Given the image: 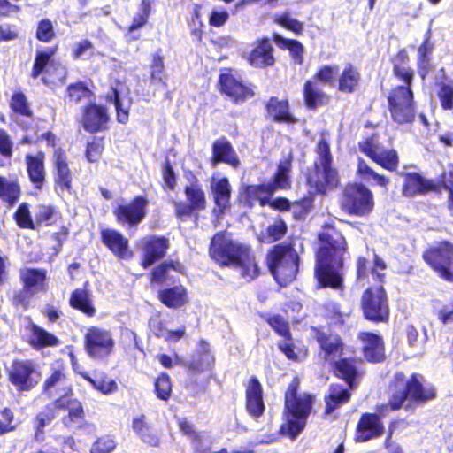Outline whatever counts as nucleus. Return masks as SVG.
Instances as JSON below:
<instances>
[{"instance_id": "obj_1", "label": "nucleus", "mask_w": 453, "mask_h": 453, "mask_svg": "<svg viewBox=\"0 0 453 453\" xmlns=\"http://www.w3.org/2000/svg\"><path fill=\"white\" fill-rule=\"evenodd\" d=\"M345 254L346 242L339 232L329 228L319 234L315 276L321 287L341 288V268Z\"/></svg>"}, {"instance_id": "obj_2", "label": "nucleus", "mask_w": 453, "mask_h": 453, "mask_svg": "<svg viewBox=\"0 0 453 453\" xmlns=\"http://www.w3.org/2000/svg\"><path fill=\"white\" fill-rule=\"evenodd\" d=\"M210 255L219 265L236 269L247 280L258 275L259 270L250 248L232 240L226 234L218 233L213 236Z\"/></svg>"}, {"instance_id": "obj_3", "label": "nucleus", "mask_w": 453, "mask_h": 453, "mask_svg": "<svg viewBox=\"0 0 453 453\" xmlns=\"http://www.w3.org/2000/svg\"><path fill=\"white\" fill-rule=\"evenodd\" d=\"M299 380L295 378L285 395V423L281 433L295 439L304 428L306 418L312 407V396L297 393Z\"/></svg>"}, {"instance_id": "obj_4", "label": "nucleus", "mask_w": 453, "mask_h": 453, "mask_svg": "<svg viewBox=\"0 0 453 453\" xmlns=\"http://www.w3.org/2000/svg\"><path fill=\"white\" fill-rule=\"evenodd\" d=\"M291 161L292 155L289 152L288 158L279 164L278 172L273 182L244 187L240 192L241 202L250 207L254 206L257 203L260 206L268 204L276 189L289 187L288 175L291 170Z\"/></svg>"}, {"instance_id": "obj_5", "label": "nucleus", "mask_w": 453, "mask_h": 453, "mask_svg": "<svg viewBox=\"0 0 453 453\" xmlns=\"http://www.w3.org/2000/svg\"><path fill=\"white\" fill-rule=\"evenodd\" d=\"M319 160L315 164L314 171L309 175L308 182L319 193H326L338 184L337 171L331 165L329 144L326 134L317 145Z\"/></svg>"}, {"instance_id": "obj_6", "label": "nucleus", "mask_w": 453, "mask_h": 453, "mask_svg": "<svg viewBox=\"0 0 453 453\" xmlns=\"http://www.w3.org/2000/svg\"><path fill=\"white\" fill-rule=\"evenodd\" d=\"M267 265L275 280L287 285L296 278L297 256L288 247L277 245L268 253Z\"/></svg>"}, {"instance_id": "obj_7", "label": "nucleus", "mask_w": 453, "mask_h": 453, "mask_svg": "<svg viewBox=\"0 0 453 453\" xmlns=\"http://www.w3.org/2000/svg\"><path fill=\"white\" fill-rule=\"evenodd\" d=\"M7 372L9 381L19 392L30 391L42 377L39 366L31 360H14Z\"/></svg>"}, {"instance_id": "obj_8", "label": "nucleus", "mask_w": 453, "mask_h": 453, "mask_svg": "<svg viewBox=\"0 0 453 453\" xmlns=\"http://www.w3.org/2000/svg\"><path fill=\"white\" fill-rule=\"evenodd\" d=\"M372 193L365 186L352 184L345 188L342 207L349 214L368 215L373 209Z\"/></svg>"}, {"instance_id": "obj_9", "label": "nucleus", "mask_w": 453, "mask_h": 453, "mask_svg": "<svg viewBox=\"0 0 453 453\" xmlns=\"http://www.w3.org/2000/svg\"><path fill=\"white\" fill-rule=\"evenodd\" d=\"M389 111L392 119L400 124L414 119L415 108L411 88L396 87L388 96Z\"/></svg>"}, {"instance_id": "obj_10", "label": "nucleus", "mask_w": 453, "mask_h": 453, "mask_svg": "<svg viewBox=\"0 0 453 453\" xmlns=\"http://www.w3.org/2000/svg\"><path fill=\"white\" fill-rule=\"evenodd\" d=\"M111 333L104 328L91 326L85 334V346L88 355L94 358H104L111 354L114 349Z\"/></svg>"}, {"instance_id": "obj_11", "label": "nucleus", "mask_w": 453, "mask_h": 453, "mask_svg": "<svg viewBox=\"0 0 453 453\" xmlns=\"http://www.w3.org/2000/svg\"><path fill=\"white\" fill-rule=\"evenodd\" d=\"M362 308L366 319L382 321L388 315V305L381 285L369 288L363 295Z\"/></svg>"}, {"instance_id": "obj_12", "label": "nucleus", "mask_w": 453, "mask_h": 453, "mask_svg": "<svg viewBox=\"0 0 453 453\" xmlns=\"http://www.w3.org/2000/svg\"><path fill=\"white\" fill-rule=\"evenodd\" d=\"M425 260L447 280L453 281V246L441 243L424 254Z\"/></svg>"}, {"instance_id": "obj_13", "label": "nucleus", "mask_w": 453, "mask_h": 453, "mask_svg": "<svg viewBox=\"0 0 453 453\" xmlns=\"http://www.w3.org/2000/svg\"><path fill=\"white\" fill-rule=\"evenodd\" d=\"M360 150L388 171H395L398 165V156L395 150H385L374 137L359 142Z\"/></svg>"}, {"instance_id": "obj_14", "label": "nucleus", "mask_w": 453, "mask_h": 453, "mask_svg": "<svg viewBox=\"0 0 453 453\" xmlns=\"http://www.w3.org/2000/svg\"><path fill=\"white\" fill-rule=\"evenodd\" d=\"M148 202L144 197L137 196L130 203L120 204L114 211L119 223H127L129 226L139 224L146 214Z\"/></svg>"}, {"instance_id": "obj_15", "label": "nucleus", "mask_w": 453, "mask_h": 453, "mask_svg": "<svg viewBox=\"0 0 453 453\" xmlns=\"http://www.w3.org/2000/svg\"><path fill=\"white\" fill-rule=\"evenodd\" d=\"M220 91L235 103L243 102L253 96L252 90L238 81L229 70H225L219 76Z\"/></svg>"}, {"instance_id": "obj_16", "label": "nucleus", "mask_w": 453, "mask_h": 453, "mask_svg": "<svg viewBox=\"0 0 453 453\" xmlns=\"http://www.w3.org/2000/svg\"><path fill=\"white\" fill-rule=\"evenodd\" d=\"M109 116L104 107L89 104L82 111L81 123L88 132L96 133L106 128Z\"/></svg>"}, {"instance_id": "obj_17", "label": "nucleus", "mask_w": 453, "mask_h": 453, "mask_svg": "<svg viewBox=\"0 0 453 453\" xmlns=\"http://www.w3.org/2000/svg\"><path fill=\"white\" fill-rule=\"evenodd\" d=\"M143 258L142 265L149 267L156 261L163 258L166 253L169 243L164 237L150 236L142 241Z\"/></svg>"}, {"instance_id": "obj_18", "label": "nucleus", "mask_w": 453, "mask_h": 453, "mask_svg": "<svg viewBox=\"0 0 453 453\" xmlns=\"http://www.w3.org/2000/svg\"><path fill=\"white\" fill-rule=\"evenodd\" d=\"M52 161L57 189L61 192L68 191L71 188L72 174L68 166L67 157L64 150L61 149H56Z\"/></svg>"}, {"instance_id": "obj_19", "label": "nucleus", "mask_w": 453, "mask_h": 453, "mask_svg": "<svg viewBox=\"0 0 453 453\" xmlns=\"http://www.w3.org/2000/svg\"><path fill=\"white\" fill-rule=\"evenodd\" d=\"M103 242L119 258H129L133 253L128 247V240L114 229L102 231Z\"/></svg>"}, {"instance_id": "obj_20", "label": "nucleus", "mask_w": 453, "mask_h": 453, "mask_svg": "<svg viewBox=\"0 0 453 453\" xmlns=\"http://www.w3.org/2000/svg\"><path fill=\"white\" fill-rule=\"evenodd\" d=\"M383 432V425L375 414L365 413L362 415L357 424V441H366L380 436Z\"/></svg>"}, {"instance_id": "obj_21", "label": "nucleus", "mask_w": 453, "mask_h": 453, "mask_svg": "<svg viewBox=\"0 0 453 453\" xmlns=\"http://www.w3.org/2000/svg\"><path fill=\"white\" fill-rule=\"evenodd\" d=\"M360 339L363 342L365 357L371 362H380L384 358V345L382 339L371 333H362Z\"/></svg>"}, {"instance_id": "obj_22", "label": "nucleus", "mask_w": 453, "mask_h": 453, "mask_svg": "<svg viewBox=\"0 0 453 453\" xmlns=\"http://www.w3.org/2000/svg\"><path fill=\"white\" fill-rule=\"evenodd\" d=\"M246 407L249 413L254 417L261 415L264 411L262 387L256 379H251L246 388Z\"/></svg>"}, {"instance_id": "obj_23", "label": "nucleus", "mask_w": 453, "mask_h": 453, "mask_svg": "<svg viewBox=\"0 0 453 453\" xmlns=\"http://www.w3.org/2000/svg\"><path fill=\"white\" fill-rule=\"evenodd\" d=\"M317 340L320 345L323 357L326 361L334 363L341 357L342 352V343L337 335L319 333Z\"/></svg>"}, {"instance_id": "obj_24", "label": "nucleus", "mask_w": 453, "mask_h": 453, "mask_svg": "<svg viewBox=\"0 0 453 453\" xmlns=\"http://www.w3.org/2000/svg\"><path fill=\"white\" fill-rule=\"evenodd\" d=\"M27 330L28 343L36 349H42L46 347H55L59 344L58 339L54 334L35 324H31L27 327Z\"/></svg>"}, {"instance_id": "obj_25", "label": "nucleus", "mask_w": 453, "mask_h": 453, "mask_svg": "<svg viewBox=\"0 0 453 453\" xmlns=\"http://www.w3.org/2000/svg\"><path fill=\"white\" fill-rule=\"evenodd\" d=\"M249 62L255 67H264L274 64L273 47L269 40L265 39L257 42L250 55Z\"/></svg>"}, {"instance_id": "obj_26", "label": "nucleus", "mask_w": 453, "mask_h": 453, "mask_svg": "<svg viewBox=\"0 0 453 453\" xmlns=\"http://www.w3.org/2000/svg\"><path fill=\"white\" fill-rule=\"evenodd\" d=\"M158 298L165 306L172 309L181 308L188 302L187 290L181 285L160 290Z\"/></svg>"}, {"instance_id": "obj_27", "label": "nucleus", "mask_w": 453, "mask_h": 453, "mask_svg": "<svg viewBox=\"0 0 453 453\" xmlns=\"http://www.w3.org/2000/svg\"><path fill=\"white\" fill-rule=\"evenodd\" d=\"M26 164L30 180L36 188H41L45 180L44 153L27 155Z\"/></svg>"}, {"instance_id": "obj_28", "label": "nucleus", "mask_w": 453, "mask_h": 453, "mask_svg": "<svg viewBox=\"0 0 453 453\" xmlns=\"http://www.w3.org/2000/svg\"><path fill=\"white\" fill-rule=\"evenodd\" d=\"M403 175L404 176L403 194L405 196H413L432 188V184L417 173H403Z\"/></svg>"}, {"instance_id": "obj_29", "label": "nucleus", "mask_w": 453, "mask_h": 453, "mask_svg": "<svg viewBox=\"0 0 453 453\" xmlns=\"http://www.w3.org/2000/svg\"><path fill=\"white\" fill-rule=\"evenodd\" d=\"M20 195V187L15 176H0V199L13 205Z\"/></svg>"}, {"instance_id": "obj_30", "label": "nucleus", "mask_w": 453, "mask_h": 453, "mask_svg": "<svg viewBox=\"0 0 453 453\" xmlns=\"http://www.w3.org/2000/svg\"><path fill=\"white\" fill-rule=\"evenodd\" d=\"M214 163L225 162L234 167H237L239 160L231 146L225 139L217 140L212 147Z\"/></svg>"}, {"instance_id": "obj_31", "label": "nucleus", "mask_w": 453, "mask_h": 453, "mask_svg": "<svg viewBox=\"0 0 453 453\" xmlns=\"http://www.w3.org/2000/svg\"><path fill=\"white\" fill-rule=\"evenodd\" d=\"M44 390L51 395L58 393L62 394V397L67 396L71 392L65 375L59 369L54 370L45 380Z\"/></svg>"}, {"instance_id": "obj_32", "label": "nucleus", "mask_w": 453, "mask_h": 453, "mask_svg": "<svg viewBox=\"0 0 453 453\" xmlns=\"http://www.w3.org/2000/svg\"><path fill=\"white\" fill-rule=\"evenodd\" d=\"M21 278L25 283L26 291L45 290L46 273L44 270L26 268L21 271Z\"/></svg>"}, {"instance_id": "obj_33", "label": "nucleus", "mask_w": 453, "mask_h": 453, "mask_svg": "<svg viewBox=\"0 0 453 453\" xmlns=\"http://www.w3.org/2000/svg\"><path fill=\"white\" fill-rule=\"evenodd\" d=\"M211 189L215 203L220 211L229 207L230 204V184L226 178L214 179L211 182Z\"/></svg>"}, {"instance_id": "obj_34", "label": "nucleus", "mask_w": 453, "mask_h": 453, "mask_svg": "<svg viewBox=\"0 0 453 453\" xmlns=\"http://www.w3.org/2000/svg\"><path fill=\"white\" fill-rule=\"evenodd\" d=\"M406 387L407 399L425 402L433 399L435 395L434 389L432 388H425L416 377H412L409 381H404Z\"/></svg>"}, {"instance_id": "obj_35", "label": "nucleus", "mask_w": 453, "mask_h": 453, "mask_svg": "<svg viewBox=\"0 0 453 453\" xmlns=\"http://www.w3.org/2000/svg\"><path fill=\"white\" fill-rule=\"evenodd\" d=\"M150 329L156 336L162 338L170 343L177 342L185 334L184 327L176 330H171L165 326V324L163 321L158 319H154L150 322Z\"/></svg>"}, {"instance_id": "obj_36", "label": "nucleus", "mask_w": 453, "mask_h": 453, "mask_svg": "<svg viewBox=\"0 0 453 453\" xmlns=\"http://www.w3.org/2000/svg\"><path fill=\"white\" fill-rule=\"evenodd\" d=\"M267 111L274 120L284 122L295 121V119L289 112L288 104L286 100L271 98L267 104Z\"/></svg>"}, {"instance_id": "obj_37", "label": "nucleus", "mask_w": 453, "mask_h": 453, "mask_svg": "<svg viewBox=\"0 0 453 453\" xmlns=\"http://www.w3.org/2000/svg\"><path fill=\"white\" fill-rule=\"evenodd\" d=\"M58 408H66L69 412V419L73 423L79 424L84 417V411L81 403L67 396L60 397L55 401Z\"/></svg>"}, {"instance_id": "obj_38", "label": "nucleus", "mask_w": 453, "mask_h": 453, "mask_svg": "<svg viewBox=\"0 0 453 453\" xmlns=\"http://www.w3.org/2000/svg\"><path fill=\"white\" fill-rule=\"evenodd\" d=\"M304 99L309 108H315L325 104L327 96L321 91L316 81H308L304 85Z\"/></svg>"}, {"instance_id": "obj_39", "label": "nucleus", "mask_w": 453, "mask_h": 453, "mask_svg": "<svg viewBox=\"0 0 453 453\" xmlns=\"http://www.w3.org/2000/svg\"><path fill=\"white\" fill-rule=\"evenodd\" d=\"M70 304L88 316L94 315L96 310L92 305L88 293L82 289H77L72 293Z\"/></svg>"}, {"instance_id": "obj_40", "label": "nucleus", "mask_w": 453, "mask_h": 453, "mask_svg": "<svg viewBox=\"0 0 453 453\" xmlns=\"http://www.w3.org/2000/svg\"><path fill=\"white\" fill-rule=\"evenodd\" d=\"M394 73L405 83L402 87L410 88L413 78V72L407 65V55L403 51L400 52L395 58Z\"/></svg>"}, {"instance_id": "obj_41", "label": "nucleus", "mask_w": 453, "mask_h": 453, "mask_svg": "<svg viewBox=\"0 0 453 453\" xmlns=\"http://www.w3.org/2000/svg\"><path fill=\"white\" fill-rule=\"evenodd\" d=\"M360 80L359 73L353 66L344 69L339 79V89L343 92H352Z\"/></svg>"}, {"instance_id": "obj_42", "label": "nucleus", "mask_w": 453, "mask_h": 453, "mask_svg": "<svg viewBox=\"0 0 453 453\" xmlns=\"http://www.w3.org/2000/svg\"><path fill=\"white\" fill-rule=\"evenodd\" d=\"M349 399V393L347 389L340 387H333L328 397L326 399L327 414L332 413L338 406L347 403Z\"/></svg>"}, {"instance_id": "obj_43", "label": "nucleus", "mask_w": 453, "mask_h": 453, "mask_svg": "<svg viewBox=\"0 0 453 453\" xmlns=\"http://www.w3.org/2000/svg\"><path fill=\"white\" fill-rule=\"evenodd\" d=\"M278 346L290 360L300 361L307 356V349L296 347L290 337L280 341Z\"/></svg>"}, {"instance_id": "obj_44", "label": "nucleus", "mask_w": 453, "mask_h": 453, "mask_svg": "<svg viewBox=\"0 0 453 453\" xmlns=\"http://www.w3.org/2000/svg\"><path fill=\"white\" fill-rule=\"evenodd\" d=\"M334 363L337 375L342 377L350 387H353V380L357 374V369L353 361L342 358L339 361L335 360Z\"/></svg>"}, {"instance_id": "obj_45", "label": "nucleus", "mask_w": 453, "mask_h": 453, "mask_svg": "<svg viewBox=\"0 0 453 453\" xmlns=\"http://www.w3.org/2000/svg\"><path fill=\"white\" fill-rule=\"evenodd\" d=\"M175 270L181 273L183 266L176 262H165L156 267L151 273V280L157 283H162L170 278V270Z\"/></svg>"}, {"instance_id": "obj_46", "label": "nucleus", "mask_w": 453, "mask_h": 453, "mask_svg": "<svg viewBox=\"0 0 453 453\" xmlns=\"http://www.w3.org/2000/svg\"><path fill=\"white\" fill-rule=\"evenodd\" d=\"M274 42L282 48L288 49L292 57L298 64L303 62V47L302 43L296 40H288L279 35H274Z\"/></svg>"}, {"instance_id": "obj_47", "label": "nucleus", "mask_w": 453, "mask_h": 453, "mask_svg": "<svg viewBox=\"0 0 453 453\" xmlns=\"http://www.w3.org/2000/svg\"><path fill=\"white\" fill-rule=\"evenodd\" d=\"M403 386V375L397 374L395 390L392 393L391 398L389 400L390 410L399 409L403 402L407 399L406 387Z\"/></svg>"}, {"instance_id": "obj_48", "label": "nucleus", "mask_w": 453, "mask_h": 453, "mask_svg": "<svg viewBox=\"0 0 453 453\" xmlns=\"http://www.w3.org/2000/svg\"><path fill=\"white\" fill-rule=\"evenodd\" d=\"M185 192L194 210H203L205 207L204 193L197 185L187 187Z\"/></svg>"}, {"instance_id": "obj_49", "label": "nucleus", "mask_w": 453, "mask_h": 453, "mask_svg": "<svg viewBox=\"0 0 453 453\" xmlns=\"http://www.w3.org/2000/svg\"><path fill=\"white\" fill-rule=\"evenodd\" d=\"M83 378L86 379L94 388L100 391L104 395L111 394L117 389V383L107 377L100 379H92L85 373H81Z\"/></svg>"}, {"instance_id": "obj_50", "label": "nucleus", "mask_w": 453, "mask_h": 453, "mask_svg": "<svg viewBox=\"0 0 453 453\" xmlns=\"http://www.w3.org/2000/svg\"><path fill=\"white\" fill-rule=\"evenodd\" d=\"M203 354L197 358H194L190 364V367L197 372H202L211 368L214 363V357L207 349V344L203 342Z\"/></svg>"}, {"instance_id": "obj_51", "label": "nucleus", "mask_w": 453, "mask_h": 453, "mask_svg": "<svg viewBox=\"0 0 453 453\" xmlns=\"http://www.w3.org/2000/svg\"><path fill=\"white\" fill-rule=\"evenodd\" d=\"M55 50L52 49H47L37 52L32 72V76L34 78L38 77L42 70L47 66Z\"/></svg>"}, {"instance_id": "obj_52", "label": "nucleus", "mask_w": 453, "mask_h": 453, "mask_svg": "<svg viewBox=\"0 0 453 453\" xmlns=\"http://www.w3.org/2000/svg\"><path fill=\"white\" fill-rule=\"evenodd\" d=\"M274 20L280 26L291 30L297 35L301 34L303 29V24L292 18L288 12L275 16Z\"/></svg>"}, {"instance_id": "obj_53", "label": "nucleus", "mask_w": 453, "mask_h": 453, "mask_svg": "<svg viewBox=\"0 0 453 453\" xmlns=\"http://www.w3.org/2000/svg\"><path fill=\"white\" fill-rule=\"evenodd\" d=\"M155 391L157 396L162 400H167L172 393V383L170 377L161 374L155 381Z\"/></svg>"}, {"instance_id": "obj_54", "label": "nucleus", "mask_w": 453, "mask_h": 453, "mask_svg": "<svg viewBox=\"0 0 453 453\" xmlns=\"http://www.w3.org/2000/svg\"><path fill=\"white\" fill-rule=\"evenodd\" d=\"M11 107L15 112L21 115L30 116L32 114L26 96L20 92H16L12 95Z\"/></svg>"}, {"instance_id": "obj_55", "label": "nucleus", "mask_w": 453, "mask_h": 453, "mask_svg": "<svg viewBox=\"0 0 453 453\" xmlns=\"http://www.w3.org/2000/svg\"><path fill=\"white\" fill-rule=\"evenodd\" d=\"M337 66H323L314 76V81H319L323 83L334 84L338 75Z\"/></svg>"}, {"instance_id": "obj_56", "label": "nucleus", "mask_w": 453, "mask_h": 453, "mask_svg": "<svg viewBox=\"0 0 453 453\" xmlns=\"http://www.w3.org/2000/svg\"><path fill=\"white\" fill-rule=\"evenodd\" d=\"M15 218L17 224L22 228H33L34 224L27 203H21L18 208Z\"/></svg>"}, {"instance_id": "obj_57", "label": "nucleus", "mask_w": 453, "mask_h": 453, "mask_svg": "<svg viewBox=\"0 0 453 453\" xmlns=\"http://www.w3.org/2000/svg\"><path fill=\"white\" fill-rule=\"evenodd\" d=\"M69 97L74 103L80 102L81 99H89L91 92L81 83L71 85L68 87Z\"/></svg>"}, {"instance_id": "obj_58", "label": "nucleus", "mask_w": 453, "mask_h": 453, "mask_svg": "<svg viewBox=\"0 0 453 453\" xmlns=\"http://www.w3.org/2000/svg\"><path fill=\"white\" fill-rule=\"evenodd\" d=\"M164 62L158 55H154L150 66V79L152 81L163 82L164 81Z\"/></svg>"}, {"instance_id": "obj_59", "label": "nucleus", "mask_w": 453, "mask_h": 453, "mask_svg": "<svg viewBox=\"0 0 453 453\" xmlns=\"http://www.w3.org/2000/svg\"><path fill=\"white\" fill-rule=\"evenodd\" d=\"M54 35L53 26L50 20L44 19L39 23L36 31L38 40L48 42L54 37Z\"/></svg>"}, {"instance_id": "obj_60", "label": "nucleus", "mask_w": 453, "mask_h": 453, "mask_svg": "<svg viewBox=\"0 0 453 453\" xmlns=\"http://www.w3.org/2000/svg\"><path fill=\"white\" fill-rule=\"evenodd\" d=\"M439 97L442 107L451 110L453 108V85L451 83H443L439 91Z\"/></svg>"}, {"instance_id": "obj_61", "label": "nucleus", "mask_w": 453, "mask_h": 453, "mask_svg": "<svg viewBox=\"0 0 453 453\" xmlns=\"http://www.w3.org/2000/svg\"><path fill=\"white\" fill-rule=\"evenodd\" d=\"M268 323L284 339L290 337L288 324L280 316L269 318Z\"/></svg>"}, {"instance_id": "obj_62", "label": "nucleus", "mask_w": 453, "mask_h": 453, "mask_svg": "<svg viewBox=\"0 0 453 453\" xmlns=\"http://www.w3.org/2000/svg\"><path fill=\"white\" fill-rule=\"evenodd\" d=\"M115 447L116 443L111 438L104 437L93 444L90 453H111Z\"/></svg>"}, {"instance_id": "obj_63", "label": "nucleus", "mask_w": 453, "mask_h": 453, "mask_svg": "<svg viewBox=\"0 0 453 453\" xmlns=\"http://www.w3.org/2000/svg\"><path fill=\"white\" fill-rule=\"evenodd\" d=\"M13 413L8 408L0 411V434L10 432L14 429L12 425Z\"/></svg>"}, {"instance_id": "obj_64", "label": "nucleus", "mask_w": 453, "mask_h": 453, "mask_svg": "<svg viewBox=\"0 0 453 453\" xmlns=\"http://www.w3.org/2000/svg\"><path fill=\"white\" fill-rule=\"evenodd\" d=\"M93 51V45L88 40H83L77 42L73 50V56L75 58H81L88 55H91Z\"/></svg>"}]
</instances>
